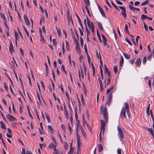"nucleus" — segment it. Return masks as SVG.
<instances>
[{
	"label": "nucleus",
	"mask_w": 154,
	"mask_h": 154,
	"mask_svg": "<svg viewBox=\"0 0 154 154\" xmlns=\"http://www.w3.org/2000/svg\"><path fill=\"white\" fill-rule=\"evenodd\" d=\"M103 106L102 105L101 106V110H100V112L102 114H103V116H104V119L105 120V122H104V120L102 119H100V120L101 124L100 131H101L102 130H103V133L104 132L105 130V127L106 125V124L108 122V116L107 108L106 107H104V108L103 110Z\"/></svg>",
	"instance_id": "nucleus-1"
},
{
	"label": "nucleus",
	"mask_w": 154,
	"mask_h": 154,
	"mask_svg": "<svg viewBox=\"0 0 154 154\" xmlns=\"http://www.w3.org/2000/svg\"><path fill=\"white\" fill-rule=\"evenodd\" d=\"M120 116L121 117L126 119H129L131 116V114L129 110V107L127 103H125V107H122L121 111Z\"/></svg>",
	"instance_id": "nucleus-2"
},
{
	"label": "nucleus",
	"mask_w": 154,
	"mask_h": 154,
	"mask_svg": "<svg viewBox=\"0 0 154 154\" xmlns=\"http://www.w3.org/2000/svg\"><path fill=\"white\" fill-rule=\"evenodd\" d=\"M117 129L118 132V136L119 138L120 139L121 138H124V135L121 128L119 126H118Z\"/></svg>",
	"instance_id": "nucleus-3"
},
{
	"label": "nucleus",
	"mask_w": 154,
	"mask_h": 154,
	"mask_svg": "<svg viewBox=\"0 0 154 154\" xmlns=\"http://www.w3.org/2000/svg\"><path fill=\"white\" fill-rule=\"evenodd\" d=\"M6 116L7 119L11 122L17 120V119L14 116L11 114H7Z\"/></svg>",
	"instance_id": "nucleus-4"
},
{
	"label": "nucleus",
	"mask_w": 154,
	"mask_h": 154,
	"mask_svg": "<svg viewBox=\"0 0 154 154\" xmlns=\"http://www.w3.org/2000/svg\"><path fill=\"white\" fill-rule=\"evenodd\" d=\"M23 17L25 23L29 26L30 25V23L27 17V15L24 14L23 16Z\"/></svg>",
	"instance_id": "nucleus-5"
},
{
	"label": "nucleus",
	"mask_w": 154,
	"mask_h": 154,
	"mask_svg": "<svg viewBox=\"0 0 154 154\" xmlns=\"http://www.w3.org/2000/svg\"><path fill=\"white\" fill-rule=\"evenodd\" d=\"M98 8L99 9L100 12V13L102 14L103 17L104 18H106V16L105 14V13L104 11H103L102 8L99 5H98Z\"/></svg>",
	"instance_id": "nucleus-6"
},
{
	"label": "nucleus",
	"mask_w": 154,
	"mask_h": 154,
	"mask_svg": "<svg viewBox=\"0 0 154 154\" xmlns=\"http://www.w3.org/2000/svg\"><path fill=\"white\" fill-rule=\"evenodd\" d=\"M141 63V60L140 58H137L135 62V64L137 66L140 67Z\"/></svg>",
	"instance_id": "nucleus-7"
},
{
	"label": "nucleus",
	"mask_w": 154,
	"mask_h": 154,
	"mask_svg": "<svg viewBox=\"0 0 154 154\" xmlns=\"http://www.w3.org/2000/svg\"><path fill=\"white\" fill-rule=\"evenodd\" d=\"M75 14L78 19V20H79V24H80V25L82 29L83 30H84V28H83V26H82V22H81V20H80V18L79 17V16H78V15L77 14L75 13Z\"/></svg>",
	"instance_id": "nucleus-8"
},
{
	"label": "nucleus",
	"mask_w": 154,
	"mask_h": 154,
	"mask_svg": "<svg viewBox=\"0 0 154 154\" xmlns=\"http://www.w3.org/2000/svg\"><path fill=\"white\" fill-rule=\"evenodd\" d=\"M102 35L103 42L104 44V45L105 46L107 45V39L102 34Z\"/></svg>",
	"instance_id": "nucleus-9"
},
{
	"label": "nucleus",
	"mask_w": 154,
	"mask_h": 154,
	"mask_svg": "<svg viewBox=\"0 0 154 154\" xmlns=\"http://www.w3.org/2000/svg\"><path fill=\"white\" fill-rule=\"evenodd\" d=\"M98 151L99 152H101L103 150V147L101 144L98 145Z\"/></svg>",
	"instance_id": "nucleus-10"
},
{
	"label": "nucleus",
	"mask_w": 154,
	"mask_h": 154,
	"mask_svg": "<svg viewBox=\"0 0 154 154\" xmlns=\"http://www.w3.org/2000/svg\"><path fill=\"white\" fill-rule=\"evenodd\" d=\"M75 49L77 52L79 54L81 53L79 45H76Z\"/></svg>",
	"instance_id": "nucleus-11"
},
{
	"label": "nucleus",
	"mask_w": 154,
	"mask_h": 154,
	"mask_svg": "<svg viewBox=\"0 0 154 154\" xmlns=\"http://www.w3.org/2000/svg\"><path fill=\"white\" fill-rule=\"evenodd\" d=\"M97 23L98 24V26H99V29L101 30L102 31H104V29L103 28L101 23L100 22H97Z\"/></svg>",
	"instance_id": "nucleus-12"
},
{
	"label": "nucleus",
	"mask_w": 154,
	"mask_h": 154,
	"mask_svg": "<svg viewBox=\"0 0 154 154\" xmlns=\"http://www.w3.org/2000/svg\"><path fill=\"white\" fill-rule=\"evenodd\" d=\"M124 59L122 56H121V59L119 63V66L120 67H122L123 65Z\"/></svg>",
	"instance_id": "nucleus-13"
},
{
	"label": "nucleus",
	"mask_w": 154,
	"mask_h": 154,
	"mask_svg": "<svg viewBox=\"0 0 154 154\" xmlns=\"http://www.w3.org/2000/svg\"><path fill=\"white\" fill-rule=\"evenodd\" d=\"M83 1L86 5L85 6L87 7L90 5V3L89 0H83Z\"/></svg>",
	"instance_id": "nucleus-14"
},
{
	"label": "nucleus",
	"mask_w": 154,
	"mask_h": 154,
	"mask_svg": "<svg viewBox=\"0 0 154 154\" xmlns=\"http://www.w3.org/2000/svg\"><path fill=\"white\" fill-rule=\"evenodd\" d=\"M77 152H78L79 151L81 150L80 149V144H82V143L81 142H77Z\"/></svg>",
	"instance_id": "nucleus-15"
},
{
	"label": "nucleus",
	"mask_w": 154,
	"mask_h": 154,
	"mask_svg": "<svg viewBox=\"0 0 154 154\" xmlns=\"http://www.w3.org/2000/svg\"><path fill=\"white\" fill-rule=\"evenodd\" d=\"M0 123L1 124V127L2 129H6V128L5 124L4 123V122L1 121L0 122Z\"/></svg>",
	"instance_id": "nucleus-16"
},
{
	"label": "nucleus",
	"mask_w": 154,
	"mask_h": 154,
	"mask_svg": "<svg viewBox=\"0 0 154 154\" xmlns=\"http://www.w3.org/2000/svg\"><path fill=\"white\" fill-rule=\"evenodd\" d=\"M63 106L64 109V114L67 115V114H68V112L66 110V107L65 103H64Z\"/></svg>",
	"instance_id": "nucleus-17"
},
{
	"label": "nucleus",
	"mask_w": 154,
	"mask_h": 154,
	"mask_svg": "<svg viewBox=\"0 0 154 154\" xmlns=\"http://www.w3.org/2000/svg\"><path fill=\"white\" fill-rule=\"evenodd\" d=\"M97 36H98V38L100 41V42H102V40H101V37H100V33H99V32L98 31V29H97Z\"/></svg>",
	"instance_id": "nucleus-18"
},
{
	"label": "nucleus",
	"mask_w": 154,
	"mask_h": 154,
	"mask_svg": "<svg viewBox=\"0 0 154 154\" xmlns=\"http://www.w3.org/2000/svg\"><path fill=\"white\" fill-rule=\"evenodd\" d=\"M49 147L53 148L54 150L56 149V146L54 144L52 143L50 144L49 146Z\"/></svg>",
	"instance_id": "nucleus-19"
},
{
	"label": "nucleus",
	"mask_w": 154,
	"mask_h": 154,
	"mask_svg": "<svg viewBox=\"0 0 154 154\" xmlns=\"http://www.w3.org/2000/svg\"><path fill=\"white\" fill-rule=\"evenodd\" d=\"M77 131V133H76V135H77V142H81V140L80 137V136L78 133L77 130H76Z\"/></svg>",
	"instance_id": "nucleus-20"
},
{
	"label": "nucleus",
	"mask_w": 154,
	"mask_h": 154,
	"mask_svg": "<svg viewBox=\"0 0 154 154\" xmlns=\"http://www.w3.org/2000/svg\"><path fill=\"white\" fill-rule=\"evenodd\" d=\"M80 129L81 130V131L82 133V134L83 136H84V137H85L86 135V133L85 131L82 128V127H81L80 128Z\"/></svg>",
	"instance_id": "nucleus-21"
},
{
	"label": "nucleus",
	"mask_w": 154,
	"mask_h": 154,
	"mask_svg": "<svg viewBox=\"0 0 154 154\" xmlns=\"http://www.w3.org/2000/svg\"><path fill=\"white\" fill-rule=\"evenodd\" d=\"M61 70H62L63 71V72H65V74L66 75H67L68 74H67V73L66 72V71L65 70L64 65H62L61 66Z\"/></svg>",
	"instance_id": "nucleus-22"
},
{
	"label": "nucleus",
	"mask_w": 154,
	"mask_h": 154,
	"mask_svg": "<svg viewBox=\"0 0 154 154\" xmlns=\"http://www.w3.org/2000/svg\"><path fill=\"white\" fill-rule=\"evenodd\" d=\"M113 88V86H112L107 90L106 94H107Z\"/></svg>",
	"instance_id": "nucleus-23"
},
{
	"label": "nucleus",
	"mask_w": 154,
	"mask_h": 154,
	"mask_svg": "<svg viewBox=\"0 0 154 154\" xmlns=\"http://www.w3.org/2000/svg\"><path fill=\"white\" fill-rule=\"evenodd\" d=\"M146 129L147 131L149 132L151 134L153 133V130L152 128H149L148 127H146Z\"/></svg>",
	"instance_id": "nucleus-24"
},
{
	"label": "nucleus",
	"mask_w": 154,
	"mask_h": 154,
	"mask_svg": "<svg viewBox=\"0 0 154 154\" xmlns=\"http://www.w3.org/2000/svg\"><path fill=\"white\" fill-rule=\"evenodd\" d=\"M45 116H46V118L48 120V122L49 123H50L51 122V120L50 119V117L49 115L48 114L46 113Z\"/></svg>",
	"instance_id": "nucleus-25"
},
{
	"label": "nucleus",
	"mask_w": 154,
	"mask_h": 154,
	"mask_svg": "<svg viewBox=\"0 0 154 154\" xmlns=\"http://www.w3.org/2000/svg\"><path fill=\"white\" fill-rule=\"evenodd\" d=\"M82 121H83V125H84L85 124H86V123H87L86 121H85V117L84 116V114H83L82 115Z\"/></svg>",
	"instance_id": "nucleus-26"
},
{
	"label": "nucleus",
	"mask_w": 154,
	"mask_h": 154,
	"mask_svg": "<svg viewBox=\"0 0 154 154\" xmlns=\"http://www.w3.org/2000/svg\"><path fill=\"white\" fill-rule=\"evenodd\" d=\"M41 37V42L43 43H45L46 42L44 39L43 36L42 35L40 36Z\"/></svg>",
	"instance_id": "nucleus-27"
},
{
	"label": "nucleus",
	"mask_w": 154,
	"mask_h": 154,
	"mask_svg": "<svg viewBox=\"0 0 154 154\" xmlns=\"http://www.w3.org/2000/svg\"><path fill=\"white\" fill-rule=\"evenodd\" d=\"M2 18L3 19V20H6V18L5 17V14L4 13H2L0 14Z\"/></svg>",
	"instance_id": "nucleus-28"
},
{
	"label": "nucleus",
	"mask_w": 154,
	"mask_h": 154,
	"mask_svg": "<svg viewBox=\"0 0 154 154\" xmlns=\"http://www.w3.org/2000/svg\"><path fill=\"white\" fill-rule=\"evenodd\" d=\"M119 8L122 11V12H126L125 8L124 7L119 6Z\"/></svg>",
	"instance_id": "nucleus-29"
},
{
	"label": "nucleus",
	"mask_w": 154,
	"mask_h": 154,
	"mask_svg": "<svg viewBox=\"0 0 154 154\" xmlns=\"http://www.w3.org/2000/svg\"><path fill=\"white\" fill-rule=\"evenodd\" d=\"M123 55L127 59H129L130 58V56L129 55L123 53Z\"/></svg>",
	"instance_id": "nucleus-30"
},
{
	"label": "nucleus",
	"mask_w": 154,
	"mask_h": 154,
	"mask_svg": "<svg viewBox=\"0 0 154 154\" xmlns=\"http://www.w3.org/2000/svg\"><path fill=\"white\" fill-rule=\"evenodd\" d=\"M63 143H65L64 144V149L65 150H66L68 148V145L66 142H63Z\"/></svg>",
	"instance_id": "nucleus-31"
},
{
	"label": "nucleus",
	"mask_w": 154,
	"mask_h": 154,
	"mask_svg": "<svg viewBox=\"0 0 154 154\" xmlns=\"http://www.w3.org/2000/svg\"><path fill=\"white\" fill-rule=\"evenodd\" d=\"M125 31L126 32V33L128 34V35H129V33L128 31V26L127 24H125Z\"/></svg>",
	"instance_id": "nucleus-32"
},
{
	"label": "nucleus",
	"mask_w": 154,
	"mask_h": 154,
	"mask_svg": "<svg viewBox=\"0 0 154 154\" xmlns=\"http://www.w3.org/2000/svg\"><path fill=\"white\" fill-rule=\"evenodd\" d=\"M143 24L144 25V28L145 30L146 31H148V27L146 23H145L144 22H143Z\"/></svg>",
	"instance_id": "nucleus-33"
},
{
	"label": "nucleus",
	"mask_w": 154,
	"mask_h": 154,
	"mask_svg": "<svg viewBox=\"0 0 154 154\" xmlns=\"http://www.w3.org/2000/svg\"><path fill=\"white\" fill-rule=\"evenodd\" d=\"M87 25H88L89 28H90V22H91V21L88 19L87 16Z\"/></svg>",
	"instance_id": "nucleus-34"
},
{
	"label": "nucleus",
	"mask_w": 154,
	"mask_h": 154,
	"mask_svg": "<svg viewBox=\"0 0 154 154\" xmlns=\"http://www.w3.org/2000/svg\"><path fill=\"white\" fill-rule=\"evenodd\" d=\"M113 70L115 74L118 71V68L117 66H115L113 67Z\"/></svg>",
	"instance_id": "nucleus-35"
},
{
	"label": "nucleus",
	"mask_w": 154,
	"mask_h": 154,
	"mask_svg": "<svg viewBox=\"0 0 154 154\" xmlns=\"http://www.w3.org/2000/svg\"><path fill=\"white\" fill-rule=\"evenodd\" d=\"M23 29H24V30H25V32H26V35H27V36H29V32H28L27 30V29H26V28H25V27L24 26H23Z\"/></svg>",
	"instance_id": "nucleus-36"
},
{
	"label": "nucleus",
	"mask_w": 154,
	"mask_h": 154,
	"mask_svg": "<svg viewBox=\"0 0 154 154\" xmlns=\"http://www.w3.org/2000/svg\"><path fill=\"white\" fill-rule=\"evenodd\" d=\"M73 38L74 39V42H75L76 45H79L78 40L75 38H75Z\"/></svg>",
	"instance_id": "nucleus-37"
},
{
	"label": "nucleus",
	"mask_w": 154,
	"mask_h": 154,
	"mask_svg": "<svg viewBox=\"0 0 154 154\" xmlns=\"http://www.w3.org/2000/svg\"><path fill=\"white\" fill-rule=\"evenodd\" d=\"M17 29H18V32L19 33V34L20 36V37L23 39V36L20 31L19 30V29L18 27L17 28Z\"/></svg>",
	"instance_id": "nucleus-38"
},
{
	"label": "nucleus",
	"mask_w": 154,
	"mask_h": 154,
	"mask_svg": "<svg viewBox=\"0 0 154 154\" xmlns=\"http://www.w3.org/2000/svg\"><path fill=\"white\" fill-rule=\"evenodd\" d=\"M55 28L57 31V33H58V35L59 36L61 35V31L60 29H58V28L56 26L55 27Z\"/></svg>",
	"instance_id": "nucleus-39"
},
{
	"label": "nucleus",
	"mask_w": 154,
	"mask_h": 154,
	"mask_svg": "<svg viewBox=\"0 0 154 154\" xmlns=\"http://www.w3.org/2000/svg\"><path fill=\"white\" fill-rule=\"evenodd\" d=\"M141 17L142 20H144L146 19V18H147V16H146L144 14H142L141 15Z\"/></svg>",
	"instance_id": "nucleus-40"
},
{
	"label": "nucleus",
	"mask_w": 154,
	"mask_h": 154,
	"mask_svg": "<svg viewBox=\"0 0 154 154\" xmlns=\"http://www.w3.org/2000/svg\"><path fill=\"white\" fill-rule=\"evenodd\" d=\"M9 51H10V52L11 53V54H12V51H13V52H14L13 47H9Z\"/></svg>",
	"instance_id": "nucleus-41"
},
{
	"label": "nucleus",
	"mask_w": 154,
	"mask_h": 154,
	"mask_svg": "<svg viewBox=\"0 0 154 154\" xmlns=\"http://www.w3.org/2000/svg\"><path fill=\"white\" fill-rule=\"evenodd\" d=\"M77 109L76 108L75 109V115L76 120L78 119V115L77 114Z\"/></svg>",
	"instance_id": "nucleus-42"
},
{
	"label": "nucleus",
	"mask_w": 154,
	"mask_h": 154,
	"mask_svg": "<svg viewBox=\"0 0 154 154\" xmlns=\"http://www.w3.org/2000/svg\"><path fill=\"white\" fill-rule=\"evenodd\" d=\"M146 56H145L143 58V63L144 65H145L146 63Z\"/></svg>",
	"instance_id": "nucleus-43"
},
{
	"label": "nucleus",
	"mask_w": 154,
	"mask_h": 154,
	"mask_svg": "<svg viewBox=\"0 0 154 154\" xmlns=\"http://www.w3.org/2000/svg\"><path fill=\"white\" fill-rule=\"evenodd\" d=\"M48 129L51 131V133H52L54 132V130L51 127L50 125L48 126Z\"/></svg>",
	"instance_id": "nucleus-44"
},
{
	"label": "nucleus",
	"mask_w": 154,
	"mask_h": 154,
	"mask_svg": "<svg viewBox=\"0 0 154 154\" xmlns=\"http://www.w3.org/2000/svg\"><path fill=\"white\" fill-rule=\"evenodd\" d=\"M14 34L15 37V39L17 40V38H19V36L17 33L15 31H14Z\"/></svg>",
	"instance_id": "nucleus-45"
},
{
	"label": "nucleus",
	"mask_w": 154,
	"mask_h": 154,
	"mask_svg": "<svg viewBox=\"0 0 154 154\" xmlns=\"http://www.w3.org/2000/svg\"><path fill=\"white\" fill-rule=\"evenodd\" d=\"M5 74L7 76V77H8V79L10 80V82H11V84L13 85V83L12 81L11 80V79L9 77V76L6 73V72L5 73Z\"/></svg>",
	"instance_id": "nucleus-46"
},
{
	"label": "nucleus",
	"mask_w": 154,
	"mask_h": 154,
	"mask_svg": "<svg viewBox=\"0 0 154 154\" xmlns=\"http://www.w3.org/2000/svg\"><path fill=\"white\" fill-rule=\"evenodd\" d=\"M112 98V93H110L108 96V100H111Z\"/></svg>",
	"instance_id": "nucleus-47"
},
{
	"label": "nucleus",
	"mask_w": 154,
	"mask_h": 154,
	"mask_svg": "<svg viewBox=\"0 0 154 154\" xmlns=\"http://www.w3.org/2000/svg\"><path fill=\"white\" fill-rule=\"evenodd\" d=\"M4 88L6 90L8 91V87L7 86L6 84V82H5L4 83Z\"/></svg>",
	"instance_id": "nucleus-48"
},
{
	"label": "nucleus",
	"mask_w": 154,
	"mask_h": 154,
	"mask_svg": "<svg viewBox=\"0 0 154 154\" xmlns=\"http://www.w3.org/2000/svg\"><path fill=\"white\" fill-rule=\"evenodd\" d=\"M125 39L126 41L129 44V45H130L131 46L132 45V44L130 42V41L127 38H126Z\"/></svg>",
	"instance_id": "nucleus-49"
},
{
	"label": "nucleus",
	"mask_w": 154,
	"mask_h": 154,
	"mask_svg": "<svg viewBox=\"0 0 154 154\" xmlns=\"http://www.w3.org/2000/svg\"><path fill=\"white\" fill-rule=\"evenodd\" d=\"M111 81V78L109 77H108L107 79V85H108L110 83Z\"/></svg>",
	"instance_id": "nucleus-50"
},
{
	"label": "nucleus",
	"mask_w": 154,
	"mask_h": 154,
	"mask_svg": "<svg viewBox=\"0 0 154 154\" xmlns=\"http://www.w3.org/2000/svg\"><path fill=\"white\" fill-rule=\"evenodd\" d=\"M80 43L81 46L82 47L83 45V40L81 37H80Z\"/></svg>",
	"instance_id": "nucleus-51"
},
{
	"label": "nucleus",
	"mask_w": 154,
	"mask_h": 154,
	"mask_svg": "<svg viewBox=\"0 0 154 154\" xmlns=\"http://www.w3.org/2000/svg\"><path fill=\"white\" fill-rule=\"evenodd\" d=\"M129 8L130 10H132L134 11V10L136 9V8L134 7H132L131 6V5H129Z\"/></svg>",
	"instance_id": "nucleus-52"
},
{
	"label": "nucleus",
	"mask_w": 154,
	"mask_h": 154,
	"mask_svg": "<svg viewBox=\"0 0 154 154\" xmlns=\"http://www.w3.org/2000/svg\"><path fill=\"white\" fill-rule=\"evenodd\" d=\"M149 107H147L146 110V112L147 115L148 116H149L150 115V113L149 112Z\"/></svg>",
	"instance_id": "nucleus-53"
},
{
	"label": "nucleus",
	"mask_w": 154,
	"mask_h": 154,
	"mask_svg": "<svg viewBox=\"0 0 154 154\" xmlns=\"http://www.w3.org/2000/svg\"><path fill=\"white\" fill-rule=\"evenodd\" d=\"M83 88H84V93L86 94L87 91V89L86 88V87L84 85H83Z\"/></svg>",
	"instance_id": "nucleus-54"
},
{
	"label": "nucleus",
	"mask_w": 154,
	"mask_h": 154,
	"mask_svg": "<svg viewBox=\"0 0 154 154\" xmlns=\"http://www.w3.org/2000/svg\"><path fill=\"white\" fill-rule=\"evenodd\" d=\"M70 31L71 32L72 35V38H75V35L74 34L73 31L72 30V29H70Z\"/></svg>",
	"instance_id": "nucleus-55"
},
{
	"label": "nucleus",
	"mask_w": 154,
	"mask_h": 154,
	"mask_svg": "<svg viewBox=\"0 0 154 154\" xmlns=\"http://www.w3.org/2000/svg\"><path fill=\"white\" fill-rule=\"evenodd\" d=\"M58 137L60 139V141H61V143H63V140L62 139V137H61V136L60 135V134L59 132H58Z\"/></svg>",
	"instance_id": "nucleus-56"
},
{
	"label": "nucleus",
	"mask_w": 154,
	"mask_h": 154,
	"mask_svg": "<svg viewBox=\"0 0 154 154\" xmlns=\"http://www.w3.org/2000/svg\"><path fill=\"white\" fill-rule=\"evenodd\" d=\"M52 74L53 76V78L54 80H55V73L53 70V69H52Z\"/></svg>",
	"instance_id": "nucleus-57"
},
{
	"label": "nucleus",
	"mask_w": 154,
	"mask_h": 154,
	"mask_svg": "<svg viewBox=\"0 0 154 154\" xmlns=\"http://www.w3.org/2000/svg\"><path fill=\"white\" fill-rule=\"evenodd\" d=\"M84 48H85V52L86 53V54L87 55V54H88V51L87 49V48L86 47V45L85 44V45H84Z\"/></svg>",
	"instance_id": "nucleus-58"
},
{
	"label": "nucleus",
	"mask_w": 154,
	"mask_h": 154,
	"mask_svg": "<svg viewBox=\"0 0 154 154\" xmlns=\"http://www.w3.org/2000/svg\"><path fill=\"white\" fill-rule=\"evenodd\" d=\"M121 14L122 16L125 19L127 15L126 12H121Z\"/></svg>",
	"instance_id": "nucleus-59"
},
{
	"label": "nucleus",
	"mask_w": 154,
	"mask_h": 154,
	"mask_svg": "<svg viewBox=\"0 0 154 154\" xmlns=\"http://www.w3.org/2000/svg\"><path fill=\"white\" fill-rule=\"evenodd\" d=\"M87 58H88V63L89 64L90 62L91 61V58L90 57L88 54H87Z\"/></svg>",
	"instance_id": "nucleus-60"
},
{
	"label": "nucleus",
	"mask_w": 154,
	"mask_h": 154,
	"mask_svg": "<svg viewBox=\"0 0 154 154\" xmlns=\"http://www.w3.org/2000/svg\"><path fill=\"white\" fill-rule=\"evenodd\" d=\"M0 112H1V114L2 115V118L3 119H4V120L5 121V122H6L7 121V120H6V119L5 118V116H4L3 114H2V112L1 111H0Z\"/></svg>",
	"instance_id": "nucleus-61"
},
{
	"label": "nucleus",
	"mask_w": 154,
	"mask_h": 154,
	"mask_svg": "<svg viewBox=\"0 0 154 154\" xmlns=\"http://www.w3.org/2000/svg\"><path fill=\"white\" fill-rule=\"evenodd\" d=\"M115 1L118 4L121 5H123L122 3V2H121L120 1H118L117 0H115Z\"/></svg>",
	"instance_id": "nucleus-62"
},
{
	"label": "nucleus",
	"mask_w": 154,
	"mask_h": 154,
	"mask_svg": "<svg viewBox=\"0 0 154 154\" xmlns=\"http://www.w3.org/2000/svg\"><path fill=\"white\" fill-rule=\"evenodd\" d=\"M121 151L122 150L121 149L119 148L117 150V152L118 154H121Z\"/></svg>",
	"instance_id": "nucleus-63"
},
{
	"label": "nucleus",
	"mask_w": 154,
	"mask_h": 154,
	"mask_svg": "<svg viewBox=\"0 0 154 154\" xmlns=\"http://www.w3.org/2000/svg\"><path fill=\"white\" fill-rule=\"evenodd\" d=\"M53 43L54 45H55L57 44V42L56 41L55 39H53Z\"/></svg>",
	"instance_id": "nucleus-64"
}]
</instances>
